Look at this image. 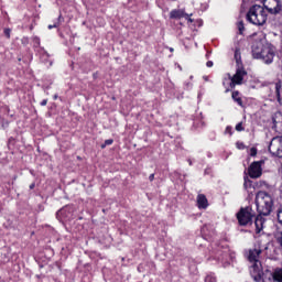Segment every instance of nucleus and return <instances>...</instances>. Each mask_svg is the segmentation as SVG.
I'll use <instances>...</instances> for the list:
<instances>
[{"label":"nucleus","mask_w":282,"mask_h":282,"mask_svg":"<svg viewBox=\"0 0 282 282\" xmlns=\"http://www.w3.org/2000/svg\"><path fill=\"white\" fill-rule=\"evenodd\" d=\"M40 61L41 63H44V65H47L48 63V67H52L53 62L50 61V53H47V51H45V47H40V50H36Z\"/></svg>","instance_id":"obj_16"},{"label":"nucleus","mask_w":282,"mask_h":282,"mask_svg":"<svg viewBox=\"0 0 282 282\" xmlns=\"http://www.w3.org/2000/svg\"><path fill=\"white\" fill-rule=\"evenodd\" d=\"M243 187L246 191H248V188H254V185H252V181H250L248 176H245Z\"/></svg>","instance_id":"obj_22"},{"label":"nucleus","mask_w":282,"mask_h":282,"mask_svg":"<svg viewBox=\"0 0 282 282\" xmlns=\"http://www.w3.org/2000/svg\"><path fill=\"white\" fill-rule=\"evenodd\" d=\"M22 43H28V37H23Z\"/></svg>","instance_id":"obj_40"},{"label":"nucleus","mask_w":282,"mask_h":282,"mask_svg":"<svg viewBox=\"0 0 282 282\" xmlns=\"http://www.w3.org/2000/svg\"><path fill=\"white\" fill-rule=\"evenodd\" d=\"M256 206L258 215L254 220L256 235H261L265 228V219L263 217L270 216L272 208H274V199L268 192L260 191L256 195Z\"/></svg>","instance_id":"obj_1"},{"label":"nucleus","mask_w":282,"mask_h":282,"mask_svg":"<svg viewBox=\"0 0 282 282\" xmlns=\"http://www.w3.org/2000/svg\"><path fill=\"white\" fill-rule=\"evenodd\" d=\"M276 217H278V224L282 226V207H280L276 212Z\"/></svg>","instance_id":"obj_26"},{"label":"nucleus","mask_w":282,"mask_h":282,"mask_svg":"<svg viewBox=\"0 0 282 282\" xmlns=\"http://www.w3.org/2000/svg\"><path fill=\"white\" fill-rule=\"evenodd\" d=\"M232 133H235L232 126H227L225 129V135H232Z\"/></svg>","instance_id":"obj_28"},{"label":"nucleus","mask_w":282,"mask_h":282,"mask_svg":"<svg viewBox=\"0 0 282 282\" xmlns=\"http://www.w3.org/2000/svg\"><path fill=\"white\" fill-rule=\"evenodd\" d=\"M197 207L199 209L206 210L208 208V198H206V195L198 194L197 196Z\"/></svg>","instance_id":"obj_17"},{"label":"nucleus","mask_w":282,"mask_h":282,"mask_svg":"<svg viewBox=\"0 0 282 282\" xmlns=\"http://www.w3.org/2000/svg\"><path fill=\"white\" fill-rule=\"evenodd\" d=\"M214 259L220 263H228L232 259L228 245H217L213 250Z\"/></svg>","instance_id":"obj_7"},{"label":"nucleus","mask_w":282,"mask_h":282,"mask_svg":"<svg viewBox=\"0 0 282 282\" xmlns=\"http://www.w3.org/2000/svg\"><path fill=\"white\" fill-rule=\"evenodd\" d=\"M57 99H58V95H54L53 100H57Z\"/></svg>","instance_id":"obj_41"},{"label":"nucleus","mask_w":282,"mask_h":282,"mask_svg":"<svg viewBox=\"0 0 282 282\" xmlns=\"http://www.w3.org/2000/svg\"><path fill=\"white\" fill-rule=\"evenodd\" d=\"M208 3H210V0H202L200 2L202 12H206V10H208Z\"/></svg>","instance_id":"obj_23"},{"label":"nucleus","mask_w":282,"mask_h":282,"mask_svg":"<svg viewBox=\"0 0 282 282\" xmlns=\"http://www.w3.org/2000/svg\"><path fill=\"white\" fill-rule=\"evenodd\" d=\"M32 41H33V47L34 50H41V37L39 36H33L32 37Z\"/></svg>","instance_id":"obj_20"},{"label":"nucleus","mask_w":282,"mask_h":282,"mask_svg":"<svg viewBox=\"0 0 282 282\" xmlns=\"http://www.w3.org/2000/svg\"><path fill=\"white\" fill-rule=\"evenodd\" d=\"M251 52L253 58L262 61L264 65H272V63H274V56H276L274 45L265 39L256 40L252 43Z\"/></svg>","instance_id":"obj_2"},{"label":"nucleus","mask_w":282,"mask_h":282,"mask_svg":"<svg viewBox=\"0 0 282 282\" xmlns=\"http://www.w3.org/2000/svg\"><path fill=\"white\" fill-rule=\"evenodd\" d=\"M258 150L256 147H252L249 151L250 158H257Z\"/></svg>","instance_id":"obj_30"},{"label":"nucleus","mask_w":282,"mask_h":282,"mask_svg":"<svg viewBox=\"0 0 282 282\" xmlns=\"http://www.w3.org/2000/svg\"><path fill=\"white\" fill-rule=\"evenodd\" d=\"M250 274L256 282H275L274 273L270 271V269L263 271V267H260L258 270L256 269V271H251Z\"/></svg>","instance_id":"obj_9"},{"label":"nucleus","mask_w":282,"mask_h":282,"mask_svg":"<svg viewBox=\"0 0 282 282\" xmlns=\"http://www.w3.org/2000/svg\"><path fill=\"white\" fill-rule=\"evenodd\" d=\"M35 186H36V183H32V184L29 186L30 191H33V188H35Z\"/></svg>","instance_id":"obj_36"},{"label":"nucleus","mask_w":282,"mask_h":282,"mask_svg":"<svg viewBox=\"0 0 282 282\" xmlns=\"http://www.w3.org/2000/svg\"><path fill=\"white\" fill-rule=\"evenodd\" d=\"M237 28H238L239 34H243V32H245V30H246V26H245L242 20L238 22Z\"/></svg>","instance_id":"obj_25"},{"label":"nucleus","mask_w":282,"mask_h":282,"mask_svg":"<svg viewBox=\"0 0 282 282\" xmlns=\"http://www.w3.org/2000/svg\"><path fill=\"white\" fill-rule=\"evenodd\" d=\"M239 226H252L254 219H257V214L250 206L241 207L236 214Z\"/></svg>","instance_id":"obj_6"},{"label":"nucleus","mask_w":282,"mask_h":282,"mask_svg":"<svg viewBox=\"0 0 282 282\" xmlns=\"http://www.w3.org/2000/svg\"><path fill=\"white\" fill-rule=\"evenodd\" d=\"M231 98H232L234 102H237V105L239 107H243V99H241V97H239V90L232 91Z\"/></svg>","instance_id":"obj_18"},{"label":"nucleus","mask_w":282,"mask_h":282,"mask_svg":"<svg viewBox=\"0 0 282 282\" xmlns=\"http://www.w3.org/2000/svg\"><path fill=\"white\" fill-rule=\"evenodd\" d=\"M62 21H63V15L59 14L57 20L54 22V24L48 25V30H54V28H58Z\"/></svg>","instance_id":"obj_21"},{"label":"nucleus","mask_w":282,"mask_h":282,"mask_svg":"<svg viewBox=\"0 0 282 282\" xmlns=\"http://www.w3.org/2000/svg\"><path fill=\"white\" fill-rule=\"evenodd\" d=\"M4 36H7L8 39H10V34H11V32H12V30H10V29H4Z\"/></svg>","instance_id":"obj_32"},{"label":"nucleus","mask_w":282,"mask_h":282,"mask_svg":"<svg viewBox=\"0 0 282 282\" xmlns=\"http://www.w3.org/2000/svg\"><path fill=\"white\" fill-rule=\"evenodd\" d=\"M199 25H202V20H200V23H199Z\"/></svg>","instance_id":"obj_46"},{"label":"nucleus","mask_w":282,"mask_h":282,"mask_svg":"<svg viewBox=\"0 0 282 282\" xmlns=\"http://www.w3.org/2000/svg\"><path fill=\"white\" fill-rule=\"evenodd\" d=\"M247 21L252 23V25L262 26L268 22V12H265V7H261V4H253L250 7L247 12Z\"/></svg>","instance_id":"obj_5"},{"label":"nucleus","mask_w":282,"mask_h":282,"mask_svg":"<svg viewBox=\"0 0 282 282\" xmlns=\"http://www.w3.org/2000/svg\"><path fill=\"white\" fill-rule=\"evenodd\" d=\"M76 218V207L74 205H66L56 212V219L65 224L67 221H74Z\"/></svg>","instance_id":"obj_8"},{"label":"nucleus","mask_w":282,"mask_h":282,"mask_svg":"<svg viewBox=\"0 0 282 282\" xmlns=\"http://www.w3.org/2000/svg\"><path fill=\"white\" fill-rule=\"evenodd\" d=\"M226 91H230V88H227Z\"/></svg>","instance_id":"obj_45"},{"label":"nucleus","mask_w":282,"mask_h":282,"mask_svg":"<svg viewBox=\"0 0 282 282\" xmlns=\"http://www.w3.org/2000/svg\"><path fill=\"white\" fill-rule=\"evenodd\" d=\"M263 164H265V161L260 160V161H254L250 164L248 169V175L251 177V180H257L263 175Z\"/></svg>","instance_id":"obj_11"},{"label":"nucleus","mask_w":282,"mask_h":282,"mask_svg":"<svg viewBox=\"0 0 282 282\" xmlns=\"http://www.w3.org/2000/svg\"><path fill=\"white\" fill-rule=\"evenodd\" d=\"M213 65H214L213 61H208V62L206 63V67H213Z\"/></svg>","instance_id":"obj_34"},{"label":"nucleus","mask_w":282,"mask_h":282,"mask_svg":"<svg viewBox=\"0 0 282 282\" xmlns=\"http://www.w3.org/2000/svg\"><path fill=\"white\" fill-rule=\"evenodd\" d=\"M269 100L271 102H279V105H282V82L274 83L269 88Z\"/></svg>","instance_id":"obj_10"},{"label":"nucleus","mask_w":282,"mask_h":282,"mask_svg":"<svg viewBox=\"0 0 282 282\" xmlns=\"http://www.w3.org/2000/svg\"><path fill=\"white\" fill-rule=\"evenodd\" d=\"M236 131H238V132L246 131V128L243 127L242 121H240L236 124Z\"/></svg>","instance_id":"obj_27"},{"label":"nucleus","mask_w":282,"mask_h":282,"mask_svg":"<svg viewBox=\"0 0 282 282\" xmlns=\"http://www.w3.org/2000/svg\"><path fill=\"white\" fill-rule=\"evenodd\" d=\"M153 180H155V174H150L149 181H150V182H153Z\"/></svg>","instance_id":"obj_35"},{"label":"nucleus","mask_w":282,"mask_h":282,"mask_svg":"<svg viewBox=\"0 0 282 282\" xmlns=\"http://www.w3.org/2000/svg\"><path fill=\"white\" fill-rule=\"evenodd\" d=\"M241 232H248V230H243V229H241Z\"/></svg>","instance_id":"obj_43"},{"label":"nucleus","mask_w":282,"mask_h":282,"mask_svg":"<svg viewBox=\"0 0 282 282\" xmlns=\"http://www.w3.org/2000/svg\"><path fill=\"white\" fill-rule=\"evenodd\" d=\"M40 105L41 107H45L47 105V99H43Z\"/></svg>","instance_id":"obj_33"},{"label":"nucleus","mask_w":282,"mask_h":282,"mask_svg":"<svg viewBox=\"0 0 282 282\" xmlns=\"http://www.w3.org/2000/svg\"><path fill=\"white\" fill-rule=\"evenodd\" d=\"M12 142H14V138H9V144H12Z\"/></svg>","instance_id":"obj_38"},{"label":"nucleus","mask_w":282,"mask_h":282,"mask_svg":"<svg viewBox=\"0 0 282 282\" xmlns=\"http://www.w3.org/2000/svg\"><path fill=\"white\" fill-rule=\"evenodd\" d=\"M192 85H193V84H191V83H187V84H186L187 87H192Z\"/></svg>","instance_id":"obj_42"},{"label":"nucleus","mask_w":282,"mask_h":282,"mask_svg":"<svg viewBox=\"0 0 282 282\" xmlns=\"http://www.w3.org/2000/svg\"><path fill=\"white\" fill-rule=\"evenodd\" d=\"M237 149H239L240 151H243V149H246V144H243V142H237Z\"/></svg>","instance_id":"obj_31"},{"label":"nucleus","mask_w":282,"mask_h":282,"mask_svg":"<svg viewBox=\"0 0 282 282\" xmlns=\"http://www.w3.org/2000/svg\"><path fill=\"white\" fill-rule=\"evenodd\" d=\"M187 162H188L189 166H193V160L187 159Z\"/></svg>","instance_id":"obj_39"},{"label":"nucleus","mask_w":282,"mask_h":282,"mask_svg":"<svg viewBox=\"0 0 282 282\" xmlns=\"http://www.w3.org/2000/svg\"><path fill=\"white\" fill-rule=\"evenodd\" d=\"M235 58L237 63L236 73L234 76L230 75V73L227 74L228 78L223 79V85L225 87H230V89H235L237 85H243V78L245 76H248V72H246V68H243V65L239 64V61H241V55L235 52Z\"/></svg>","instance_id":"obj_3"},{"label":"nucleus","mask_w":282,"mask_h":282,"mask_svg":"<svg viewBox=\"0 0 282 282\" xmlns=\"http://www.w3.org/2000/svg\"><path fill=\"white\" fill-rule=\"evenodd\" d=\"M204 174H205V175H210V169H206V170L204 171Z\"/></svg>","instance_id":"obj_37"},{"label":"nucleus","mask_w":282,"mask_h":282,"mask_svg":"<svg viewBox=\"0 0 282 282\" xmlns=\"http://www.w3.org/2000/svg\"><path fill=\"white\" fill-rule=\"evenodd\" d=\"M265 250H268V245L262 247L261 242H257L253 245V248H249L245 250L246 259L249 261V263H253L251 265L250 272H254L256 270H259L260 268H262L261 259L265 253Z\"/></svg>","instance_id":"obj_4"},{"label":"nucleus","mask_w":282,"mask_h":282,"mask_svg":"<svg viewBox=\"0 0 282 282\" xmlns=\"http://www.w3.org/2000/svg\"><path fill=\"white\" fill-rule=\"evenodd\" d=\"M272 129L276 132V133H282V112L278 111L272 116Z\"/></svg>","instance_id":"obj_14"},{"label":"nucleus","mask_w":282,"mask_h":282,"mask_svg":"<svg viewBox=\"0 0 282 282\" xmlns=\"http://www.w3.org/2000/svg\"><path fill=\"white\" fill-rule=\"evenodd\" d=\"M191 17L193 14H188L182 9H174L170 12V19H185L188 23H193L194 20Z\"/></svg>","instance_id":"obj_13"},{"label":"nucleus","mask_w":282,"mask_h":282,"mask_svg":"<svg viewBox=\"0 0 282 282\" xmlns=\"http://www.w3.org/2000/svg\"><path fill=\"white\" fill-rule=\"evenodd\" d=\"M205 282H217V278L215 276V273H209L205 276Z\"/></svg>","instance_id":"obj_24"},{"label":"nucleus","mask_w":282,"mask_h":282,"mask_svg":"<svg viewBox=\"0 0 282 282\" xmlns=\"http://www.w3.org/2000/svg\"><path fill=\"white\" fill-rule=\"evenodd\" d=\"M273 279L275 282H282V269L275 268L273 271Z\"/></svg>","instance_id":"obj_19"},{"label":"nucleus","mask_w":282,"mask_h":282,"mask_svg":"<svg viewBox=\"0 0 282 282\" xmlns=\"http://www.w3.org/2000/svg\"><path fill=\"white\" fill-rule=\"evenodd\" d=\"M113 144V139H107L104 144H101V149H105L106 147H111Z\"/></svg>","instance_id":"obj_29"},{"label":"nucleus","mask_w":282,"mask_h":282,"mask_svg":"<svg viewBox=\"0 0 282 282\" xmlns=\"http://www.w3.org/2000/svg\"><path fill=\"white\" fill-rule=\"evenodd\" d=\"M267 0H261V3L264 4L265 10L269 12V14H281L282 12V0H275L276 6L274 8H270L265 4Z\"/></svg>","instance_id":"obj_15"},{"label":"nucleus","mask_w":282,"mask_h":282,"mask_svg":"<svg viewBox=\"0 0 282 282\" xmlns=\"http://www.w3.org/2000/svg\"><path fill=\"white\" fill-rule=\"evenodd\" d=\"M268 149L273 158H282V137L272 138Z\"/></svg>","instance_id":"obj_12"},{"label":"nucleus","mask_w":282,"mask_h":282,"mask_svg":"<svg viewBox=\"0 0 282 282\" xmlns=\"http://www.w3.org/2000/svg\"><path fill=\"white\" fill-rule=\"evenodd\" d=\"M173 51H174L173 47H171V48H170V52H173Z\"/></svg>","instance_id":"obj_44"}]
</instances>
